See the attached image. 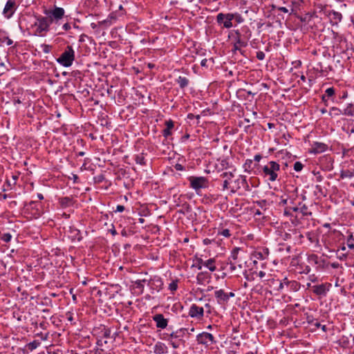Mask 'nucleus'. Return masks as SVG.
Instances as JSON below:
<instances>
[{
    "instance_id": "1",
    "label": "nucleus",
    "mask_w": 354,
    "mask_h": 354,
    "mask_svg": "<svg viewBox=\"0 0 354 354\" xmlns=\"http://www.w3.org/2000/svg\"><path fill=\"white\" fill-rule=\"evenodd\" d=\"M280 171V165L271 160L262 168V176L270 182H274L278 179V173Z\"/></svg>"
},
{
    "instance_id": "2",
    "label": "nucleus",
    "mask_w": 354,
    "mask_h": 354,
    "mask_svg": "<svg viewBox=\"0 0 354 354\" xmlns=\"http://www.w3.org/2000/svg\"><path fill=\"white\" fill-rule=\"evenodd\" d=\"M52 19L46 17L39 16L32 25L35 35L44 36L48 30Z\"/></svg>"
},
{
    "instance_id": "3",
    "label": "nucleus",
    "mask_w": 354,
    "mask_h": 354,
    "mask_svg": "<svg viewBox=\"0 0 354 354\" xmlns=\"http://www.w3.org/2000/svg\"><path fill=\"white\" fill-rule=\"evenodd\" d=\"M75 59V50L71 46H67L57 62L64 67H70Z\"/></svg>"
},
{
    "instance_id": "4",
    "label": "nucleus",
    "mask_w": 354,
    "mask_h": 354,
    "mask_svg": "<svg viewBox=\"0 0 354 354\" xmlns=\"http://www.w3.org/2000/svg\"><path fill=\"white\" fill-rule=\"evenodd\" d=\"M189 182V187L194 189L196 193L201 189H205L209 186V180L204 176H189L187 178Z\"/></svg>"
},
{
    "instance_id": "5",
    "label": "nucleus",
    "mask_w": 354,
    "mask_h": 354,
    "mask_svg": "<svg viewBox=\"0 0 354 354\" xmlns=\"http://www.w3.org/2000/svg\"><path fill=\"white\" fill-rule=\"evenodd\" d=\"M195 261L196 263L193 266L196 267L198 270H201L203 266L206 267L211 272H214L216 270V259L214 258H210L204 261L200 257H196Z\"/></svg>"
},
{
    "instance_id": "6",
    "label": "nucleus",
    "mask_w": 354,
    "mask_h": 354,
    "mask_svg": "<svg viewBox=\"0 0 354 354\" xmlns=\"http://www.w3.org/2000/svg\"><path fill=\"white\" fill-rule=\"evenodd\" d=\"M147 282L151 294L160 291L162 289L164 285L162 278L159 276H153L149 280H147Z\"/></svg>"
},
{
    "instance_id": "7",
    "label": "nucleus",
    "mask_w": 354,
    "mask_h": 354,
    "mask_svg": "<svg viewBox=\"0 0 354 354\" xmlns=\"http://www.w3.org/2000/svg\"><path fill=\"white\" fill-rule=\"evenodd\" d=\"M322 12L329 19L332 26H337L342 20V15L339 12L326 8L322 9Z\"/></svg>"
},
{
    "instance_id": "8",
    "label": "nucleus",
    "mask_w": 354,
    "mask_h": 354,
    "mask_svg": "<svg viewBox=\"0 0 354 354\" xmlns=\"http://www.w3.org/2000/svg\"><path fill=\"white\" fill-rule=\"evenodd\" d=\"M235 33L236 35V37L235 38V42L233 44L232 51L233 54H235L238 51L241 55H243L244 50H243L241 48L247 46L248 42L246 40L241 37L239 30H236Z\"/></svg>"
},
{
    "instance_id": "9",
    "label": "nucleus",
    "mask_w": 354,
    "mask_h": 354,
    "mask_svg": "<svg viewBox=\"0 0 354 354\" xmlns=\"http://www.w3.org/2000/svg\"><path fill=\"white\" fill-rule=\"evenodd\" d=\"M214 296L218 304L224 305L228 302L230 298L234 297L235 294L232 292H225L223 289H220L214 292Z\"/></svg>"
},
{
    "instance_id": "10",
    "label": "nucleus",
    "mask_w": 354,
    "mask_h": 354,
    "mask_svg": "<svg viewBox=\"0 0 354 354\" xmlns=\"http://www.w3.org/2000/svg\"><path fill=\"white\" fill-rule=\"evenodd\" d=\"M189 328H180L176 330V331H173L172 333H171L169 335L168 340H169L170 339H178V340L181 342L182 344L184 345L185 343V341L183 340V337L185 336H189Z\"/></svg>"
},
{
    "instance_id": "11",
    "label": "nucleus",
    "mask_w": 354,
    "mask_h": 354,
    "mask_svg": "<svg viewBox=\"0 0 354 354\" xmlns=\"http://www.w3.org/2000/svg\"><path fill=\"white\" fill-rule=\"evenodd\" d=\"M196 341L198 344L203 345H208L209 342L210 344L216 343V340L213 335L207 332L199 333L196 336Z\"/></svg>"
},
{
    "instance_id": "12",
    "label": "nucleus",
    "mask_w": 354,
    "mask_h": 354,
    "mask_svg": "<svg viewBox=\"0 0 354 354\" xmlns=\"http://www.w3.org/2000/svg\"><path fill=\"white\" fill-rule=\"evenodd\" d=\"M228 15H231V13L224 14L220 12L216 16V22L218 25H222L225 28H231L233 26L232 19H228Z\"/></svg>"
},
{
    "instance_id": "13",
    "label": "nucleus",
    "mask_w": 354,
    "mask_h": 354,
    "mask_svg": "<svg viewBox=\"0 0 354 354\" xmlns=\"http://www.w3.org/2000/svg\"><path fill=\"white\" fill-rule=\"evenodd\" d=\"M241 188H243L245 190L249 189V185L247 182L246 176L243 175L239 176V177L234 181V185L232 188V192H235L236 190Z\"/></svg>"
},
{
    "instance_id": "14",
    "label": "nucleus",
    "mask_w": 354,
    "mask_h": 354,
    "mask_svg": "<svg viewBox=\"0 0 354 354\" xmlns=\"http://www.w3.org/2000/svg\"><path fill=\"white\" fill-rule=\"evenodd\" d=\"M331 287L330 283H322L312 286L313 292L317 296H325Z\"/></svg>"
},
{
    "instance_id": "15",
    "label": "nucleus",
    "mask_w": 354,
    "mask_h": 354,
    "mask_svg": "<svg viewBox=\"0 0 354 354\" xmlns=\"http://www.w3.org/2000/svg\"><path fill=\"white\" fill-rule=\"evenodd\" d=\"M188 314L191 317L201 319L204 316V309L196 304H192L189 308Z\"/></svg>"
},
{
    "instance_id": "16",
    "label": "nucleus",
    "mask_w": 354,
    "mask_h": 354,
    "mask_svg": "<svg viewBox=\"0 0 354 354\" xmlns=\"http://www.w3.org/2000/svg\"><path fill=\"white\" fill-rule=\"evenodd\" d=\"M153 320L156 322L158 328L165 329L168 325V319L165 318L162 314H156L153 316Z\"/></svg>"
},
{
    "instance_id": "17",
    "label": "nucleus",
    "mask_w": 354,
    "mask_h": 354,
    "mask_svg": "<svg viewBox=\"0 0 354 354\" xmlns=\"http://www.w3.org/2000/svg\"><path fill=\"white\" fill-rule=\"evenodd\" d=\"M15 2L12 0H8L6 6L3 8V15L8 17L10 18L15 12Z\"/></svg>"
},
{
    "instance_id": "18",
    "label": "nucleus",
    "mask_w": 354,
    "mask_h": 354,
    "mask_svg": "<svg viewBox=\"0 0 354 354\" xmlns=\"http://www.w3.org/2000/svg\"><path fill=\"white\" fill-rule=\"evenodd\" d=\"M311 152L314 153H321L326 151L328 149V145L323 142H313L311 145Z\"/></svg>"
},
{
    "instance_id": "19",
    "label": "nucleus",
    "mask_w": 354,
    "mask_h": 354,
    "mask_svg": "<svg viewBox=\"0 0 354 354\" xmlns=\"http://www.w3.org/2000/svg\"><path fill=\"white\" fill-rule=\"evenodd\" d=\"M269 250L268 248H261L256 250L253 253V256L256 259L263 260L268 258Z\"/></svg>"
},
{
    "instance_id": "20",
    "label": "nucleus",
    "mask_w": 354,
    "mask_h": 354,
    "mask_svg": "<svg viewBox=\"0 0 354 354\" xmlns=\"http://www.w3.org/2000/svg\"><path fill=\"white\" fill-rule=\"evenodd\" d=\"M168 352V348L165 343L158 342L153 346V353L155 354H165Z\"/></svg>"
},
{
    "instance_id": "21",
    "label": "nucleus",
    "mask_w": 354,
    "mask_h": 354,
    "mask_svg": "<svg viewBox=\"0 0 354 354\" xmlns=\"http://www.w3.org/2000/svg\"><path fill=\"white\" fill-rule=\"evenodd\" d=\"M65 11L64 8L55 7L50 11L51 16L56 20L61 19L64 15Z\"/></svg>"
},
{
    "instance_id": "22",
    "label": "nucleus",
    "mask_w": 354,
    "mask_h": 354,
    "mask_svg": "<svg viewBox=\"0 0 354 354\" xmlns=\"http://www.w3.org/2000/svg\"><path fill=\"white\" fill-rule=\"evenodd\" d=\"M221 177L225 178L226 179L223 181V189H227L229 188L230 180L234 177V174L232 171L230 172H223L221 175Z\"/></svg>"
},
{
    "instance_id": "23",
    "label": "nucleus",
    "mask_w": 354,
    "mask_h": 354,
    "mask_svg": "<svg viewBox=\"0 0 354 354\" xmlns=\"http://www.w3.org/2000/svg\"><path fill=\"white\" fill-rule=\"evenodd\" d=\"M166 128L162 131V135L164 137L167 138L171 135V130L174 128V124L171 120H167L165 122Z\"/></svg>"
},
{
    "instance_id": "24",
    "label": "nucleus",
    "mask_w": 354,
    "mask_h": 354,
    "mask_svg": "<svg viewBox=\"0 0 354 354\" xmlns=\"http://www.w3.org/2000/svg\"><path fill=\"white\" fill-rule=\"evenodd\" d=\"M59 203L63 208H66L73 205V198L68 196L62 197L59 199Z\"/></svg>"
},
{
    "instance_id": "25",
    "label": "nucleus",
    "mask_w": 354,
    "mask_h": 354,
    "mask_svg": "<svg viewBox=\"0 0 354 354\" xmlns=\"http://www.w3.org/2000/svg\"><path fill=\"white\" fill-rule=\"evenodd\" d=\"M176 83L178 84L179 87L181 88V89H184L185 88H186L189 84V80L188 78H187L186 77H183V76H179L176 80Z\"/></svg>"
},
{
    "instance_id": "26",
    "label": "nucleus",
    "mask_w": 354,
    "mask_h": 354,
    "mask_svg": "<svg viewBox=\"0 0 354 354\" xmlns=\"http://www.w3.org/2000/svg\"><path fill=\"white\" fill-rule=\"evenodd\" d=\"M69 232L71 234V237H72L73 240H77V241H82V236L81 232L79 230H77L73 227H71Z\"/></svg>"
},
{
    "instance_id": "27",
    "label": "nucleus",
    "mask_w": 354,
    "mask_h": 354,
    "mask_svg": "<svg viewBox=\"0 0 354 354\" xmlns=\"http://www.w3.org/2000/svg\"><path fill=\"white\" fill-rule=\"evenodd\" d=\"M211 276L207 272H201L196 275V281L198 284H203L207 279H210Z\"/></svg>"
},
{
    "instance_id": "28",
    "label": "nucleus",
    "mask_w": 354,
    "mask_h": 354,
    "mask_svg": "<svg viewBox=\"0 0 354 354\" xmlns=\"http://www.w3.org/2000/svg\"><path fill=\"white\" fill-rule=\"evenodd\" d=\"M343 115L347 116H354V105L352 103L348 104L346 107L343 110Z\"/></svg>"
},
{
    "instance_id": "29",
    "label": "nucleus",
    "mask_w": 354,
    "mask_h": 354,
    "mask_svg": "<svg viewBox=\"0 0 354 354\" xmlns=\"http://www.w3.org/2000/svg\"><path fill=\"white\" fill-rule=\"evenodd\" d=\"M354 176V169H346L342 170L340 171V178H351Z\"/></svg>"
},
{
    "instance_id": "30",
    "label": "nucleus",
    "mask_w": 354,
    "mask_h": 354,
    "mask_svg": "<svg viewBox=\"0 0 354 354\" xmlns=\"http://www.w3.org/2000/svg\"><path fill=\"white\" fill-rule=\"evenodd\" d=\"M228 19H234L237 24H241L244 21V18L238 12L231 13V15H228Z\"/></svg>"
},
{
    "instance_id": "31",
    "label": "nucleus",
    "mask_w": 354,
    "mask_h": 354,
    "mask_svg": "<svg viewBox=\"0 0 354 354\" xmlns=\"http://www.w3.org/2000/svg\"><path fill=\"white\" fill-rule=\"evenodd\" d=\"M289 281L290 280H288L287 277H284L281 281L277 280V282L279 283V286L277 290L278 291H282L285 287L288 288Z\"/></svg>"
},
{
    "instance_id": "32",
    "label": "nucleus",
    "mask_w": 354,
    "mask_h": 354,
    "mask_svg": "<svg viewBox=\"0 0 354 354\" xmlns=\"http://www.w3.org/2000/svg\"><path fill=\"white\" fill-rule=\"evenodd\" d=\"M218 161L221 165V169L222 170L232 167V165L230 163L227 158L219 159Z\"/></svg>"
},
{
    "instance_id": "33",
    "label": "nucleus",
    "mask_w": 354,
    "mask_h": 354,
    "mask_svg": "<svg viewBox=\"0 0 354 354\" xmlns=\"http://www.w3.org/2000/svg\"><path fill=\"white\" fill-rule=\"evenodd\" d=\"M232 234L229 229L220 228L218 230L217 236H224L225 238H230Z\"/></svg>"
},
{
    "instance_id": "34",
    "label": "nucleus",
    "mask_w": 354,
    "mask_h": 354,
    "mask_svg": "<svg viewBox=\"0 0 354 354\" xmlns=\"http://www.w3.org/2000/svg\"><path fill=\"white\" fill-rule=\"evenodd\" d=\"M290 290L292 291H298L300 288V284L299 282L295 281V280H292V281H290L289 283H288V287Z\"/></svg>"
},
{
    "instance_id": "35",
    "label": "nucleus",
    "mask_w": 354,
    "mask_h": 354,
    "mask_svg": "<svg viewBox=\"0 0 354 354\" xmlns=\"http://www.w3.org/2000/svg\"><path fill=\"white\" fill-rule=\"evenodd\" d=\"M135 161L137 164L140 165H146V160L143 153L136 155Z\"/></svg>"
},
{
    "instance_id": "36",
    "label": "nucleus",
    "mask_w": 354,
    "mask_h": 354,
    "mask_svg": "<svg viewBox=\"0 0 354 354\" xmlns=\"http://www.w3.org/2000/svg\"><path fill=\"white\" fill-rule=\"evenodd\" d=\"M304 3L303 0H295L292 1V8L291 9V13H293L297 10L299 9L300 6Z\"/></svg>"
},
{
    "instance_id": "37",
    "label": "nucleus",
    "mask_w": 354,
    "mask_h": 354,
    "mask_svg": "<svg viewBox=\"0 0 354 354\" xmlns=\"http://www.w3.org/2000/svg\"><path fill=\"white\" fill-rule=\"evenodd\" d=\"M39 345L40 342L38 340H34L27 344L26 348L30 351H32L33 350L36 349Z\"/></svg>"
},
{
    "instance_id": "38",
    "label": "nucleus",
    "mask_w": 354,
    "mask_h": 354,
    "mask_svg": "<svg viewBox=\"0 0 354 354\" xmlns=\"http://www.w3.org/2000/svg\"><path fill=\"white\" fill-rule=\"evenodd\" d=\"M239 249L238 248H234L230 254V256L228 259V260L230 261H235L238 258V254H239Z\"/></svg>"
},
{
    "instance_id": "39",
    "label": "nucleus",
    "mask_w": 354,
    "mask_h": 354,
    "mask_svg": "<svg viewBox=\"0 0 354 354\" xmlns=\"http://www.w3.org/2000/svg\"><path fill=\"white\" fill-rule=\"evenodd\" d=\"M147 282V279H139L135 281V284L136 286V288H138L141 292H143L145 285L144 283Z\"/></svg>"
},
{
    "instance_id": "40",
    "label": "nucleus",
    "mask_w": 354,
    "mask_h": 354,
    "mask_svg": "<svg viewBox=\"0 0 354 354\" xmlns=\"http://www.w3.org/2000/svg\"><path fill=\"white\" fill-rule=\"evenodd\" d=\"M308 261L311 264L317 265L319 263V257L317 254H312L308 257Z\"/></svg>"
},
{
    "instance_id": "41",
    "label": "nucleus",
    "mask_w": 354,
    "mask_h": 354,
    "mask_svg": "<svg viewBox=\"0 0 354 354\" xmlns=\"http://www.w3.org/2000/svg\"><path fill=\"white\" fill-rule=\"evenodd\" d=\"M178 279H174L169 284L168 288L172 293L178 289Z\"/></svg>"
},
{
    "instance_id": "42",
    "label": "nucleus",
    "mask_w": 354,
    "mask_h": 354,
    "mask_svg": "<svg viewBox=\"0 0 354 354\" xmlns=\"http://www.w3.org/2000/svg\"><path fill=\"white\" fill-rule=\"evenodd\" d=\"M252 162H253V160L251 159H247L245 160V162L243 166L245 171L248 172V173L250 172L251 169H252Z\"/></svg>"
},
{
    "instance_id": "43",
    "label": "nucleus",
    "mask_w": 354,
    "mask_h": 354,
    "mask_svg": "<svg viewBox=\"0 0 354 354\" xmlns=\"http://www.w3.org/2000/svg\"><path fill=\"white\" fill-rule=\"evenodd\" d=\"M299 212L303 216H310L312 214V213L308 211V207L304 204L299 207Z\"/></svg>"
},
{
    "instance_id": "44",
    "label": "nucleus",
    "mask_w": 354,
    "mask_h": 354,
    "mask_svg": "<svg viewBox=\"0 0 354 354\" xmlns=\"http://www.w3.org/2000/svg\"><path fill=\"white\" fill-rule=\"evenodd\" d=\"M346 243L350 249H354V236L353 234H350L347 237Z\"/></svg>"
},
{
    "instance_id": "45",
    "label": "nucleus",
    "mask_w": 354,
    "mask_h": 354,
    "mask_svg": "<svg viewBox=\"0 0 354 354\" xmlns=\"http://www.w3.org/2000/svg\"><path fill=\"white\" fill-rule=\"evenodd\" d=\"M255 272H257L254 271V272H252L248 274V272L245 271L243 273V275H244V277L246 279V280H248V281H253L255 279V276H256Z\"/></svg>"
},
{
    "instance_id": "46",
    "label": "nucleus",
    "mask_w": 354,
    "mask_h": 354,
    "mask_svg": "<svg viewBox=\"0 0 354 354\" xmlns=\"http://www.w3.org/2000/svg\"><path fill=\"white\" fill-rule=\"evenodd\" d=\"M325 95L327 96L328 98L333 96L335 95V89L333 87L328 88L325 91Z\"/></svg>"
},
{
    "instance_id": "47",
    "label": "nucleus",
    "mask_w": 354,
    "mask_h": 354,
    "mask_svg": "<svg viewBox=\"0 0 354 354\" xmlns=\"http://www.w3.org/2000/svg\"><path fill=\"white\" fill-rule=\"evenodd\" d=\"M304 167V165L301 162H295V164H294V169L295 171L299 172V171H301L302 170Z\"/></svg>"
},
{
    "instance_id": "48",
    "label": "nucleus",
    "mask_w": 354,
    "mask_h": 354,
    "mask_svg": "<svg viewBox=\"0 0 354 354\" xmlns=\"http://www.w3.org/2000/svg\"><path fill=\"white\" fill-rule=\"evenodd\" d=\"M174 339H170L169 341H170V344L171 345V346L174 348H178L180 347V344H182L181 342H180L179 340H173Z\"/></svg>"
},
{
    "instance_id": "49",
    "label": "nucleus",
    "mask_w": 354,
    "mask_h": 354,
    "mask_svg": "<svg viewBox=\"0 0 354 354\" xmlns=\"http://www.w3.org/2000/svg\"><path fill=\"white\" fill-rule=\"evenodd\" d=\"M41 48L44 53L47 54L51 51L52 46L48 44H42Z\"/></svg>"
},
{
    "instance_id": "50",
    "label": "nucleus",
    "mask_w": 354,
    "mask_h": 354,
    "mask_svg": "<svg viewBox=\"0 0 354 354\" xmlns=\"http://www.w3.org/2000/svg\"><path fill=\"white\" fill-rule=\"evenodd\" d=\"M115 19H116V17H115V14L111 13L108 17V18L106 20L103 21L102 22L103 23H109V24H111L113 23V21H115Z\"/></svg>"
},
{
    "instance_id": "51",
    "label": "nucleus",
    "mask_w": 354,
    "mask_h": 354,
    "mask_svg": "<svg viewBox=\"0 0 354 354\" xmlns=\"http://www.w3.org/2000/svg\"><path fill=\"white\" fill-rule=\"evenodd\" d=\"M66 317L68 321L70 322L71 324H73V325L75 324V323L73 322L74 319L73 317V313L71 311H68L66 313Z\"/></svg>"
},
{
    "instance_id": "52",
    "label": "nucleus",
    "mask_w": 354,
    "mask_h": 354,
    "mask_svg": "<svg viewBox=\"0 0 354 354\" xmlns=\"http://www.w3.org/2000/svg\"><path fill=\"white\" fill-rule=\"evenodd\" d=\"M11 239H12V236L10 233H5L3 234V236L1 237V239L6 243L10 242Z\"/></svg>"
},
{
    "instance_id": "53",
    "label": "nucleus",
    "mask_w": 354,
    "mask_h": 354,
    "mask_svg": "<svg viewBox=\"0 0 354 354\" xmlns=\"http://www.w3.org/2000/svg\"><path fill=\"white\" fill-rule=\"evenodd\" d=\"M330 113L334 112L335 115H339L342 114V112H343V111H342L341 109H339L337 107H332L330 109Z\"/></svg>"
},
{
    "instance_id": "54",
    "label": "nucleus",
    "mask_w": 354,
    "mask_h": 354,
    "mask_svg": "<svg viewBox=\"0 0 354 354\" xmlns=\"http://www.w3.org/2000/svg\"><path fill=\"white\" fill-rule=\"evenodd\" d=\"M313 326H315L316 328H321L322 330L324 332L327 330V328L326 325H322L319 322H316L313 324Z\"/></svg>"
},
{
    "instance_id": "55",
    "label": "nucleus",
    "mask_w": 354,
    "mask_h": 354,
    "mask_svg": "<svg viewBox=\"0 0 354 354\" xmlns=\"http://www.w3.org/2000/svg\"><path fill=\"white\" fill-rule=\"evenodd\" d=\"M256 203L261 208H266L267 205V201L266 200L258 201Z\"/></svg>"
},
{
    "instance_id": "56",
    "label": "nucleus",
    "mask_w": 354,
    "mask_h": 354,
    "mask_svg": "<svg viewBox=\"0 0 354 354\" xmlns=\"http://www.w3.org/2000/svg\"><path fill=\"white\" fill-rule=\"evenodd\" d=\"M256 57L259 60H263L265 59L266 55L263 51H258L257 53Z\"/></svg>"
},
{
    "instance_id": "57",
    "label": "nucleus",
    "mask_w": 354,
    "mask_h": 354,
    "mask_svg": "<svg viewBox=\"0 0 354 354\" xmlns=\"http://www.w3.org/2000/svg\"><path fill=\"white\" fill-rule=\"evenodd\" d=\"M289 206V210H291L292 212H299V207L298 206H296V205H288Z\"/></svg>"
},
{
    "instance_id": "58",
    "label": "nucleus",
    "mask_w": 354,
    "mask_h": 354,
    "mask_svg": "<svg viewBox=\"0 0 354 354\" xmlns=\"http://www.w3.org/2000/svg\"><path fill=\"white\" fill-rule=\"evenodd\" d=\"M174 168H175L177 171H183V170H185V167H184L181 164H179V163H176V164L174 165Z\"/></svg>"
},
{
    "instance_id": "59",
    "label": "nucleus",
    "mask_w": 354,
    "mask_h": 354,
    "mask_svg": "<svg viewBox=\"0 0 354 354\" xmlns=\"http://www.w3.org/2000/svg\"><path fill=\"white\" fill-rule=\"evenodd\" d=\"M124 209H125V207L124 205H118L116 206V209L115 210V212H122L124 210Z\"/></svg>"
},
{
    "instance_id": "60",
    "label": "nucleus",
    "mask_w": 354,
    "mask_h": 354,
    "mask_svg": "<svg viewBox=\"0 0 354 354\" xmlns=\"http://www.w3.org/2000/svg\"><path fill=\"white\" fill-rule=\"evenodd\" d=\"M255 274L257 277H259L261 279H263L266 276V272L264 271L257 272Z\"/></svg>"
},
{
    "instance_id": "61",
    "label": "nucleus",
    "mask_w": 354,
    "mask_h": 354,
    "mask_svg": "<svg viewBox=\"0 0 354 354\" xmlns=\"http://www.w3.org/2000/svg\"><path fill=\"white\" fill-rule=\"evenodd\" d=\"M110 330L107 328H104V330H103V336L104 337H109L110 336Z\"/></svg>"
},
{
    "instance_id": "62",
    "label": "nucleus",
    "mask_w": 354,
    "mask_h": 354,
    "mask_svg": "<svg viewBox=\"0 0 354 354\" xmlns=\"http://www.w3.org/2000/svg\"><path fill=\"white\" fill-rule=\"evenodd\" d=\"M71 175H72V176H71V177H70V178H71V179H72V180H73V183H77L78 179H79L78 176H77V174H72Z\"/></svg>"
},
{
    "instance_id": "63",
    "label": "nucleus",
    "mask_w": 354,
    "mask_h": 354,
    "mask_svg": "<svg viewBox=\"0 0 354 354\" xmlns=\"http://www.w3.org/2000/svg\"><path fill=\"white\" fill-rule=\"evenodd\" d=\"M196 118L197 120H199L200 119V115H194L193 113H189L187 115V118L190 119V120H192L194 118Z\"/></svg>"
},
{
    "instance_id": "64",
    "label": "nucleus",
    "mask_w": 354,
    "mask_h": 354,
    "mask_svg": "<svg viewBox=\"0 0 354 354\" xmlns=\"http://www.w3.org/2000/svg\"><path fill=\"white\" fill-rule=\"evenodd\" d=\"M62 28L64 30L68 31V30H69L71 28V25L68 23H66V24H64L63 25Z\"/></svg>"
}]
</instances>
